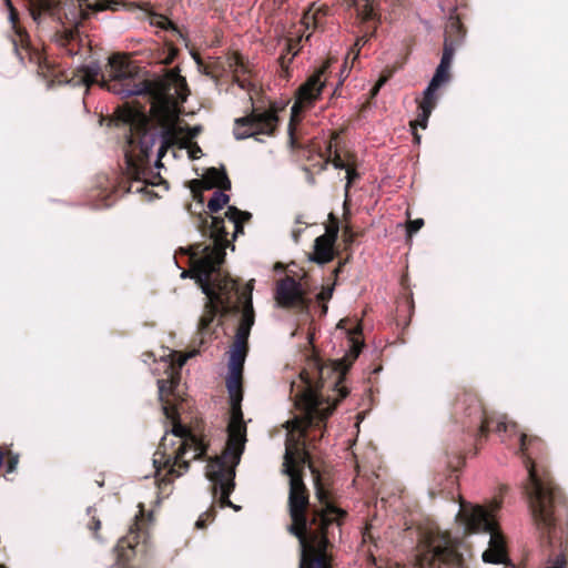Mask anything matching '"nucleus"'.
I'll use <instances>...</instances> for the list:
<instances>
[{"label":"nucleus","instance_id":"nucleus-1","mask_svg":"<svg viewBox=\"0 0 568 568\" xmlns=\"http://www.w3.org/2000/svg\"><path fill=\"white\" fill-rule=\"evenodd\" d=\"M359 331V325L348 329L353 343L351 354L326 364L314 357L308 361L307 368L291 384V395L300 414L286 422L287 438L282 473L290 479L291 530L297 536L302 548L300 568H332L331 558L326 552V534L328 526L336 521L343 511L329 504L316 477V497L321 508L314 509L312 519H307L305 513L310 503L303 473L306 466L312 473L314 469L305 447V436L310 427H321L337 403L347 395L348 392L342 383L361 352V346L354 337Z\"/></svg>","mask_w":568,"mask_h":568},{"label":"nucleus","instance_id":"nucleus-2","mask_svg":"<svg viewBox=\"0 0 568 568\" xmlns=\"http://www.w3.org/2000/svg\"><path fill=\"white\" fill-rule=\"evenodd\" d=\"M97 64L82 71L81 81L89 88L94 83L122 98L141 95L150 102V112L163 128V149L174 143H185L192 136L174 124L178 103L184 102L189 94L185 79L176 70L169 71L163 78L148 80L140 74L139 68L126 57L115 54L109 59L108 79L99 80Z\"/></svg>","mask_w":568,"mask_h":568},{"label":"nucleus","instance_id":"nucleus-3","mask_svg":"<svg viewBox=\"0 0 568 568\" xmlns=\"http://www.w3.org/2000/svg\"><path fill=\"white\" fill-rule=\"evenodd\" d=\"M253 285L254 280H251L246 284V292L239 296V300L243 302V310L236 338L231 349L226 379L231 405L226 446L222 455L210 460L206 466V477L214 484V494H219L221 507H232L235 510H239L240 507L233 505L229 497L234 488L235 467L241 460L246 443V424L241 408L242 373L246 357V341L254 324Z\"/></svg>","mask_w":568,"mask_h":568},{"label":"nucleus","instance_id":"nucleus-4","mask_svg":"<svg viewBox=\"0 0 568 568\" xmlns=\"http://www.w3.org/2000/svg\"><path fill=\"white\" fill-rule=\"evenodd\" d=\"M195 354L196 351L184 355L169 351L168 354L161 357L160 364L163 366L166 377L158 381L159 396L163 403V412L166 418L173 424L172 437L178 440V448L168 452V435H165L159 449L153 455L154 477L161 483L181 476L187 469L189 463L200 458L206 450V446L201 438L176 422V410L170 405L169 400V396L173 395V389L179 385L180 369Z\"/></svg>","mask_w":568,"mask_h":568},{"label":"nucleus","instance_id":"nucleus-5","mask_svg":"<svg viewBox=\"0 0 568 568\" xmlns=\"http://www.w3.org/2000/svg\"><path fill=\"white\" fill-rule=\"evenodd\" d=\"M216 243L215 250L207 251V247L197 246L195 248L197 251L192 255V270L209 300L200 318L199 325L202 331L210 326L219 311L229 312L234 288V281L226 276L222 277L219 273L215 278L211 280V276L219 271L223 262L221 242L217 241Z\"/></svg>","mask_w":568,"mask_h":568},{"label":"nucleus","instance_id":"nucleus-6","mask_svg":"<svg viewBox=\"0 0 568 568\" xmlns=\"http://www.w3.org/2000/svg\"><path fill=\"white\" fill-rule=\"evenodd\" d=\"M119 118L130 124L131 133L125 151L126 174L134 181H148V158L156 135L148 129L149 118L143 106L125 104L119 110Z\"/></svg>","mask_w":568,"mask_h":568},{"label":"nucleus","instance_id":"nucleus-7","mask_svg":"<svg viewBox=\"0 0 568 568\" xmlns=\"http://www.w3.org/2000/svg\"><path fill=\"white\" fill-rule=\"evenodd\" d=\"M498 508V501H493L488 507L462 504L457 514V520L465 531L489 535L488 548L481 555L486 564H505L508 559L505 537L495 519Z\"/></svg>","mask_w":568,"mask_h":568},{"label":"nucleus","instance_id":"nucleus-8","mask_svg":"<svg viewBox=\"0 0 568 568\" xmlns=\"http://www.w3.org/2000/svg\"><path fill=\"white\" fill-rule=\"evenodd\" d=\"M527 493L534 520L542 529H549L554 523L552 518V487L541 480L534 464H529Z\"/></svg>","mask_w":568,"mask_h":568},{"label":"nucleus","instance_id":"nucleus-9","mask_svg":"<svg viewBox=\"0 0 568 568\" xmlns=\"http://www.w3.org/2000/svg\"><path fill=\"white\" fill-rule=\"evenodd\" d=\"M277 109L271 106L267 110L254 109L245 118L235 120L234 135L237 140L258 134L272 135L278 124Z\"/></svg>","mask_w":568,"mask_h":568},{"label":"nucleus","instance_id":"nucleus-10","mask_svg":"<svg viewBox=\"0 0 568 568\" xmlns=\"http://www.w3.org/2000/svg\"><path fill=\"white\" fill-rule=\"evenodd\" d=\"M211 222H209V216L205 215V216H200L199 217V221H200V224H199V229L201 231V233L204 235V236H209V239L211 240V243L209 244H203V243H197V244H194V245H191L189 248H187V252L190 254V261H191V268L189 272H183L182 273V277H185L187 275H190L191 277L195 278L197 282V277L194 275V272H193V260H192V255L195 253V248L197 246H204V247H207V251H213L216 248L217 246V240L219 242H221V251L223 252V256L225 255V248L230 245V241L227 240V226L225 224V220L224 219H220V217H214V216H211Z\"/></svg>","mask_w":568,"mask_h":568},{"label":"nucleus","instance_id":"nucleus-11","mask_svg":"<svg viewBox=\"0 0 568 568\" xmlns=\"http://www.w3.org/2000/svg\"><path fill=\"white\" fill-rule=\"evenodd\" d=\"M275 301L278 306L305 311L310 302L302 284L293 277H285L277 283Z\"/></svg>","mask_w":568,"mask_h":568},{"label":"nucleus","instance_id":"nucleus-12","mask_svg":"<svg viewBox=\"0 0 568 568\" xmlns=\"http://www.w3.org/2000/svg\"><path fill=\"white\" fill-rule=\"evenodd\" d=\"M329 65L327 61L320 70H317L310 79L300 88L297 98L291 109V124L297 121L302 110L310 105L321 93L324 85L323 74Z\"/></svg>","mask_w":568,"mask_h":568},{"label":"nucleus","instance_id":"nucleus-13","mask_svg":"<svg viewBox=\"0 0 568 568\" xmlns=\"http://www.w3.org/2000/svg\"><path fill=\"white\" fill-rule=\"evenodd\" d=\"M331 223L325 227V233L314 242L312 260L318 264L331 262L335 255V242L338 234V223L334 215L329 214Z\"/></svg>","mask_w":568,"mask_h":568},{"label":"nucleus","instance_id":"nucleus-14","mask_svg":"<svg viewBox=\"0 0 568 568\" xmlns=\"http://www.w3.org/2000/svg\"><path fill=\"white\" fill-rule=\"evenodd\" d=\"M182 102H179L178 103V111H176V119L174 120V124L176 126H179L181 129V131L187 133V134H191L192 136H190V139L187 141H185V143L181 144V143H174V144H170L168 145L166 148L163 149V131H164V128L163 125L158 122V124L161 126V133H160V140H161V145L159 148V151H158V162L161 161V159L164 156L165 152L168 149L170 148H173V146H178L180 149H190L189 150V153H190V156L192 159H197L199 158V153L201 152V149L193 144L192 141L193 139L199 134L200 132V129L199 128H187V126H183L180 122V119H179V114H180V104Z\"/></svg>","mask_w":568,"mask_h":568},{"label":"nucleus","instance_id":"nucleus-15","mask_svg":"<svg viewBox=\"0 0 568 568\" xmlns=\"http://www.w3.org/2000/svg\"><path fill=\"white\" fill-rule=\"evenodd\" d=\"M436 104V97L425 95L423 100L419 102V113L417 119L410 123L413 133H414V140L416 143L420 142V135L415 132L416 126L418 125L422 129H426L428 118L432 114L433 109Z\"/></svg>","mask_w":568,"mask_h":568},{"label":"nucleus","instance_id":"nucleus-16","mask_svg":"<svg viewBox=\"0 0 568 568\" xmlns=\"http://www.w3.org/2000/svg\"><path fill=\"white\" fill-rule=\"evenodd\" d=\"M348 7H356L357 16L362 21L379 20L378 3L376 0H346Z\"/></svg>","mask_w":568,"mask_h":568},{"label":"nucleus","instance_id":"nucleus-17","mask_svg":"<svg viewBox=\"0 0 568 568\" xmlns=\"http://www.w3.org/2000/svg\"><path fill=\"white\" fill-rule=\"evenodd\" d=\"M203 183L206 189L220 187L227 189L230 187V181L226 174L223 171H220L215 168H211L203 175Z\"/></svg>","mask_w":568,"mask_h":568},{"label":"nucleus","instance_id":"nucleus-18","mask_svg":"<svg viewBox=\"0 0 568 568\" xmlns=\"http://www.w3.org/2000/svg\"><path fill=\"white\" fill-rule=\"evenodd\" d=\"M225 216L227 217V223L233 229L235 236L239 232H242V223L250 217V213L241 212L235 207H229Z\"/></svg>","mask_w":568,"mask_h":568},{"label":"nucleus","instance_id":"nucleus-19","mask_svg":"<svg viewBox=\"0 0 568 568\" xmlns=\"http://www.w3.org/2000/svg\"><path fill=\"white\" fill-rule=\"evenodd\" d=\"M229 67H230L231 71L234 73V77H235L236 81L239 82V85L244 89L245 88L244 80L240 79V73L245 72V65H244L243 58L239 53H233L229 58Z\"/></svg>","mask_w":568,"mask_h":568},{"label":"nucleus","instance_id":"nucleus-20","mask_svg":"<svg viewBox=\"0 0 568 568\" xmlns=\"http://www.w3.org/2000/svg\"><path fill=\"white\" fill-rule=\"evenodd\" d=\"M326 14V10L322 8H315L312 6L308 11H306L302 18V23L308 29L311 26L316 27L320 22V19Z\"/></svg>","mask_w":568,"mask_h":568},{"label":"nucleus","instance_id":"nucleus-21","mask_svg":"<svg viewBox=\"0 0 568 568\" xmlns=\"http://www.w3.org/2000/svg\"><path fill=\"white\" fill-rule=\"evenodd\" d=\"M448 72L437 69L428 87L424 91L425 95L435 97L436 90L448 81Z\"/></svg>","mask_w":568,"mask_h":568},{"label":"nucleus","instance_id":"nucleus-22","mask_svg":"<svg viewBox=\"0 0 568 568\" xmlns=\"http://www.w3.org/2000/svg\"><path fill=\"white\" fill-rule=\"evenodd\" d=\"M229 202V195L221 191H215L212 199L207 203V209L211 213H216L226 205Z\"/></svg>","mask_w":568,"mask_h":568},{"label":"nucleus","instance_id":"nucleus-23","mask_svg":"<svg viewBox=\"0 0 568 568\" xmlns=\"http://www.w3.org/2000/svg\"><path fill=\"white\" fill-rule=\"evenodd\" d=\"M150 23L154 27H158L160 29H164V30H168V29H173L175 30V27L173 26V23L164 16L162 14H152L150 17Z\"/></svg>","mask_w":568,"mask_h":568},{"label":"nucleus","instance_id":"nucleus-24","mask_svg":"<svg viewBox=\"0 0 568 568\" xmlns=\"http://www.w3.org/2000/svg\"><path fill=\"white\" fill-rule=\"evenodd\" d=\"M6 2V6L8 7L9 9V20L12 24V28L16 30V32L21 36V30L17 27V21H18V13L16 11V9L13 8L12 3L10 0H4Z\"/></svg>","mask_w":568,"mask_h":568},{"label":"nucleus","instance_id":"nucleus-25","mask_svg":"<svg viewBox=\"0 0 568 568\" xmlns=\"http://www.w3.org/2000/svg\"><path fill=\"white\" fill-rule=\"evenodd\" d=\"M515 423H508L506 416H500L496 422V430L497 432H508L516 429Z\"/></svg>","mask_w":568,"mask_h":568},{"label":"nucleus","instance_id":"nucleus-26","mask_svg":"<svg viewBox=\"0 0 568 568\" xmlns=\"http://www.w3.org/2000/svg\"><path fill=\"white\" fill-rule=\"evenodd\" d=\"M424 225V221L422 219H416L413 221H409L407 224V233L408 235H412L419 231Z\"/></svg>","mask_w":568,"mask_h":568},{"label":"nucleus","instance_id":"nucleus-27","mask_svg":"<svg viewBox=\"0 0 568 568\" xmlns=\"http://www.w3.org/2000/svg\"><path fill=\"white\" fill-rule=\"evenodd\" d=\"M367 39L365 37H362V38H358L354 44V48L351 49V51L348 52L349 54H352V60H356L358 54H359V50H361V47L364 45L366 43Z\"/></svg>","mask_w":568,"mask_h":568},{"label":"nucleus","instance_id":"nucleus-28","mask_svg":"<svg viewBox=\"0 0 568 568\" xmlns=\"http://www.w3.org/2000/svg\"><path fill=\"white\" fill-rule=\"evenodd\" d=\"M453 57H454V50L449 45L446 44L440 61H443L444 63L450 64Z\"/></svg>","mask_w":568,"mask_h":568},{"label":"nucleus","instance_id":"nucleus-29","mask_svg":"<svg viewBox=\"0 0 568 568\" xmlns=\"http://www.w3.org/2000/svg\"><path fill=\"white\" fill-rule=\"evenodd\" d=\"M345 170H346V179H347V184H346V190H347V189L349 187L351 183L353 182V180L357 176V173H356V171H355L352 166H349V165H347V166L345 168Z\"/></svg>","mask_w":568,"mask_h":568},{"label":"nucleus","instance_id":"nucleus-30","mask_svg":"<svg viewBox=\"0 0 568 568\" xmlns=\"http://www.w3.org/2000/svg\"><path fill=\"white\" fill-rule=\"evenodd\" d=\"M333 164L335 168L337 169H345L347 165L343 162V160L339 158V156H336L334 160H333Z\"/></svg>","mask_w":568,"mask_h":568},{"label":"nucleus","instance_id":"nucleus-31","mask_svg":"<svg viewBox=\"0 0 568 568\" xmlns=\"http://www.w3.org/2000/svg\"><path fill=\"white\" fill-rule=\"evenodd\" d=\"M491 423H493V420H489L488 418H485V419L483 420L481 426H480V432H481V433L487 432V429L490 427Z\"/></svg>","mask_w":568,"mask_h":568},{"label":"nucleus","instance_id":"nucleus-32","mask_svg":"<svg viewBox=\"0 0 568 568\" xmlns=\"http://www.w3.org/2000/svg\"><path fill=\"white\" fill-rule=\"evenodd\" d=\"M332 295V290H327V291H322L317 297L321 298V300H326V298H329Z\"/></svg>","mask_w":568,"mask_h":568},{"label":"nucleus","instance_id":"nucleus-33","mask_svg":"<svg viewBox=\"0 0 568 568\" xmlns=\"http://www.w3.org/2000/svg\"><path fill=\"white\" fill-rule=\"evenodd\" d=\"M527 435L520 434V449L524 452L526 448Z\"/></svg>","mask_w":568,"mask_h":568},{"label":"nucleus","instance_id":"nucleus-34","mask_svg":"<svg viewBox=\"0 0 568 568\" xmlns=\"http://www.w3.org/2000/svg\"><path fill=\"white\" fill-rule=\"evenodd\" d=\"M449 68H450V64L444 63L443 61H440L439 65L437 67V69L447 71V72L449 71Z\"/></svg>","mask_w":568,"mask_h":568},{"label":"nucleus","instance_id":"nucleus-35","mask_svg":"<svg viewBox=\"0 0 568 568\" xmlns=\"http://www.w3.org/2000/svg\"><path fill=\"white\" fill-rule=\"evenodd\" d=\"M387 80H388V77L384 75V77H381L376 83L382 88L386 83Z\"/></svg>","mask_w":568,"mask_h":568},{"label":"nucleus","instance_id":"nucleus-36","mask_svg":"<svg viewBox=\"0 0 568 568\" xmlns=\"http://www.w3.org/2000/svg\"><path fill=\"white\" fill-rule=\"evenodd\" d=\"M195 525H196L197 528H204L205 527V521H204L203 517H200Z\"/></svg>","mask_w":568,"mask_h":568},{"label":"nucleus","instance_id":"nucleus-37","mask_svg":"<svg viewBox=\"0 0 568 568\" xmlns=\"http://www.w3.org/2000/svg\"><path fill=\"white\" fill-rule=\"evenodd\" d=\"M379 90H381V87L376 83L372 89V95L375 97Z\"/></svg>","mask_w":568,"mask_h":568},{"label":"nucleus","instance_id":"nucleus-38","mask_svg":"<svg viewBox=\"0 0 568 568\" xmlns=\"http://www.w3.org/2000/svg\"><path fill=\"white\" fill-rule=\"evenodd\" d=\"M235 293H236V284L234 283V288H233L232 295H234ZM232 298H233V296H231V301H230V310H229V312H230L232 308H236V305H233V306L231 305V303H232Z\"/></svg>","mask_w":568,"mask_h":568},{"label":"nucleus","instance_id":"nucleus-39","mask_svg":"<svg viewBox=\"0 0 568 568\" xmlns=\"http://www.w3.org/2000/svg\"><path fill=\"white\" fill-rule=\"evenodd\" d=\"M347 323H348V320H341L338 323V327L347 329V327H346Z\"/></svg>","mask_w":568,"mask_h":568},{"label":"nucleus","instance_id":"nucleus-40","mask_svg":"<svg viewBox=\"0 0 568 568\" xmlns=\"http://www.w3.org/2000/svg\"><path fill=\"white\" fill-rule=\"evenodd\" d=\"M100 526H101L100 520H93V527H92L93 530L97 531L100 528Z\"/></svg>","mask_w":568,"mask_h":568},{"label":"nucleus","instance_id":"nucleus-41","mask_svg":"<svg viewBox=\"0 0 568 568\" xmlns=\"http://www.w3.org/2000/svg\"><path fill=\"white\" fill-rule=\"evenodd\" d=\"M352 54H347L346 59H345V63H344V68L342 70V74L346 72V69H347V61H348V58L351 57Z\"/></svg>","mask_w":568,"mask_h":568},{"label":"nucleus","instance_id":"nucleus-42","mask_svg":"<svg viewBox=\"0 0 568 568\" xmlns=\"http://www.w3.org/2000/svg\"><path fill=\"white\" fill-rule=\"evenodd\" d=\"M67 38H68V39H73V31H72V30H69V31L67 32Z\"/></svg>","mask_w":568,"mask_h":568},{"label":"nucleus","instance_id":"nucleus-43","mask_svg":"<svg viewBox=\"0 0 568 568\" xmlns=\"http://www.w3.org/2000/svg\"><path fill=\"white\" fill-rule=\"evenodd\" d=\"M14 464H17V460H13V464H10V466H9L10 470H12V469H13Z\"/></svg>","mask_w":568,"mask_h":568},{"label":"nucleus","instance_id":"nucleus-44","mask_svg":"<svg viewBox=\"0 0 568 568\" xmlns=\"http://www.w3.org/2000/svg\"><path fill=\"white\" fill-rule=\"evenodd\" d=\"M14 464H17V460H13V464H10V466H9L10 470H12V469H13Z\"/></svg>","mask_w":568,"mask_h":568},{"label":"nucleus","instance_id":"nucleus-45","mask_svg":"<svg viewBox=\"0 0 568 568\" xmlns=\"http://www.w3.org/2000/svg\"><path fill=\"white\" fill-rule=\"evenodd\" d=\"M173 59V54L170 57V59L165 60V63H169Z\"/></svg>","mask_w":568,"mask_h":568},{"label":"nucleus","instance_id":"nucleus-46","mask_svg":"<svg viewBox=\"0 0 568 568\" xmlns=\"http://www.w3.org/2000/svg\"><path fill=\"white\" fill-rule=\"evenodd\" d=\"M0 568H4V567L0 565Z\"/></svg>","mask_w":568,"mask_h":568}]
</instances>
